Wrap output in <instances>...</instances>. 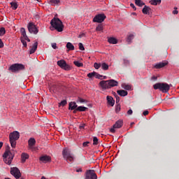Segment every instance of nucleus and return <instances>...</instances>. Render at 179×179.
Returning <instances> with one entry per match:
<instances>
[{
    "mask_svg": "<svg viewBox=\"0 0 179 179\" xmlns=\"http://www.w3.org/2000/svg\"><path fill=\"white\" fill-rule=\"evenodd\" d=\"M98 85L100 86L101 90H107L117 86V81L114 80H101L100 81V83L98 84Z\"/></svg>",
    "mask_w": 179,
    "mask_h": 179,
    "instance_id": "nucleus-1",
    "label": "nucleus"
},
{
    "mask_svg": "<svg viewBox=\"0 0 179 179\" xmlns=\"http://www.w3.org/2000/svg\"><path fill=\"white\" fill-rule=\"evenodd\" d=\"M51 27H52V29H55L56 31H64V24H62V20H59L58 18H52V20H51Z\"/></svg>",
    "mask_w": 179,
    "mask_h": 179,
    "instance_id": "nucleus-2",
    "label": "nucleus"
},
{
    "mask_svg": "<svg viewBox=\"0 0 179 179\" xmlns=\"http://www.w3.org/2000/svg\"><path fill=\"white\" fill-rule=\"evenodd\" d=\"M154 90H159L162 93H167L170 89L169 84L165 83H157L152 85Z\"/></svg>",
    "mask_w": 179,
    "mask_h": 179,
    "instance_id": "nucleus-3",
    "label": "nucleus"
},
{
    "mask_svg": "<svg viewBox=\"0 0 179 179\" xmlns=\"http://www.w3.org/2000/svg\"><path fill=\"white\" fill-rule=\"evenodd\" d=\"M20 138V133L18 131H13L9 134V143H11V148L15 149L16 148V141Z\"/></svg>",
    "mask_w": 179,
    "mask_h": 179,
    "instance_id": "nucleus-4",
    "label": "nucleus"
},
{
    "mask_svg": "<svg viewBox=\"0 0 179 179\" xmlns=\"http://www.w3.org/2000/svg\"><path fill=\"white\" fill-rule=\"evenodd\" d=\"M62 156H63L64 159H65L68 163L74 161V156L72 155L71 150L67 148H65L62 150Z\"/></svg>",
    "mask_w": 179,
    "mask_h": 179,
    "instance_id": "nucleus-5",
    "label": "nucleus"
},
{
    "mask_svg": "<svg viewBox=\"0 0 179 179\" xmlns=\"http://www.w3.org/2000/svg\"><path fill=\"white\" fill-rule=\"evenodd\" d=\"M3 163H6L7 166H10V163L13 162V158H15V154H13L10 150L3 152Z\"/></svg>",
    "mask_w": 179,
    "mask_h": 179,
    "instance_id": "nucleus-6",
    "label": "nucleus"
},
{
    "mask_svg": "<svg viewBox=\"0 0 179 179\" xmlns=\"http://www.w3.org/2000/svg\"><path fill=\"white\" fill-rule=\"evenodd\" d=\"M24 69V66L22 64H15L9 66V71H11L13 73L18 72L19 71H22Z\"/></svg>",
    "mask_w": 179,
    "mask_h": 179,
    "instance_id": "nucleus-7",
    "label": "nucleus"
},
{
    "mask_svg": "<svg viewBox=\"0 0 179 179\" xmlns=\"http://www.w3.org/2000/svg\"><path fill=\"white\" fill-rule=\"evenodd\" d=\"M106 18H107V17H106L104 14H98L94 16V18H92V22L102 23L103 22Z\"/></svg>",
    "mask_w": 179,
    "mask_h": 179,
    "instance_id": "nucleus-8",
    "label": "nucleus"
},
{
    "mask_svg": "<svg viewBox=\"0 0 179 179\" xmlns=\"http://www.w3.org/2000/svg\"><path fill=\"white\" fill-rule=\"evenodd\" d=\"M27 144H28L27 148L29 149V150L33 152L37 150L36 147H34V145L36 144V141L34 140V138H29V140L27 141Z\"/></svg>",
    "mask_w": 179,
    "mask_h": 179,
    "instance_id": "nucleus-9",
    "label": "nucleus"
},
{
    "mask_svg": "<svg viewBox=\"0 0 179 179\" xmlns=\"http://www.w3.org/2000/svg\"><path fill=\"white\" fill-rule=\"evenodd\" d=\"M27 30L29 31L30 34H38V28L36 27V25H34V22H29V24H27Z\"/></svg>",
    "mask_w": 179,
    "mask_h": 179,
    "instance_id": "nucleus-10",
    "label": "nucleus"
},
{
    "mask_svg": "<svg viewBox=\"0 0 179 179\" xmlns=\"http://www.w3.org/2000/svg\"><path fill=\"white\" fill-rule=\"evenodd\" d=\"M98 176H96L94 170H87L85 173V179H97Z\"/></svg>",
    "mask_w": 179,
    "mask_h": 179,
    "instance_id": "nucleus-11",
    "label": "nucleus"
},
{
    "mask_svg": "<svg viewBox=\"0 0 179 179\" xmlns=\"http://www.w3.org/2000/svg\"><path fill=\"white\" fill-rule=\"evenodd\" d=\"M58 66H60L62 69H64L65 71H69L71 70V66L67 64V63H65L64 60H59L57 62Z\"/></svg>",
    "mask_w": 179,
    "mask_h": 179,
    "instance_id": "nucleus-12",
    "label": "nucleus"
},
{
    "mask_svg": "<svg viewBox=\"0 0 179 179\" xmlns=\"http://www.w3.org/2000/svg\"><path fill=\"white\" fill-rule=\"evenodd\" d=\"M122 126H123L122 120H120L118 121H116V123H114V124L113 125V128H110V132L114 134V132H115L114 129H120Z\"/></svg>",
    "mask_w": 179,
    "mask_h": 179,
    "instance_id": "nucleus-13",
    "label": "nucleus"
},
{
    "mask_svg": "<svg viewBox=\"0 0 179 179\" xmlns=\"http://www.w3.org/2000/svg\"><path fill=\"white\" fill-rule=\"evenodd\" d=\"M11 176L15 177V179H19L20 177H22V173H20L18 168L13 167L11 168Z\"/></svg>",
    "mask_w": 179,
    "mask_h": 179,
    "instance_id": "nucleus-14",
    "label": "nucleus"
},
{
    "mask_svg": "<svg viewBox=\"0 0 179 179\" xmlns=\"http://www.w3.org/2000/svg\"><path fill=\"white\" fill-rule=\"evenodd\" d=\"M166 64H168V62H162L157 63L156 64H154V69H160L163 67H165Z\"/></svg>",
    "mask_w": 179,
    "mask_h": 179,
    "instance_id": "nucleus-15",
    "label": "nucleus"
},
{
    "mask_svg": "<svg viewBox=\"0 0 179 179\" xmlns=\"http://www.w3.org/2000/svg\"><path fill=\"white\" fill-rule=\"evenodd\" d=\"M40 162H42V163H43V164H46L48 162H50V157L47 156V155L40 157Z\"/></svg>",
    "mask_w": 179,
    "mask_h": 179,
    "instance_id": "nucleus-16",
    "label": "nucleus"
},
{
    "mask_svg": "<svg viewBox=\"0 0 179 179\" xmlns=\"http://www.w3.org/2000/svg\"><path fill=\"white\" fill-rule=\"evenodd\" d=\"M20 33L22 34V36L24 37V40L27 41V42L31 41L30 40H29L27 35H26L25 34V29L24 28L20 29Z\"/></svg>",
    "mask_w": 179,
    "mask_h": 179,
    "instance_id": "nucleus-17",
    "label": "nucleus"
},
{
    "mask_svg": "<svg viewBox=\"0 0 179 179\" xmlns=\"http://www.w3.org/2000/svg\"><path fill=\"white\" fill-rule=\"evenodd\" d=\"M38 48V42H34L33 44V47L31 48V50H29V55L34 54V52H36V49Z\"/></svg>",
    "mask_w": 179,
    "mask_h": 179,
    "instance_id": "nucleus-18",
    "label": "nucleus"
},
{
    "mask_svg": "<svg viewBox=\"0 0 179 179\" xmlns=\"http://www.w3.org/2000/svg\"><path fill=\"white\" fill-rule=\"evenodd\" d=\"M116 93L118 94V95H120V96H122V97H124L128 94V92H127V91L123 90L116 91Z\"/></svg>",
    "mask_w": 179,
    "mask_h": 179,
    "instance_id": "nucleus-19",
    "label": "nucleus"
},
{
    "mask_svg": "<svg viewBox=\"0 0 179 179\" xmlns=\"http://www.w3.org/2000/svg\"><path fill=\"white\" fill-rule=\"evenodd\" d=\"M107 103L110 106H114V99L113 96H107Z\"/></svg>",
    "mask_w": 179,
    "mask_h": 179,
    "instance_id": "nucleus-20",
    "label": "nucleus"
},
{
    "mask_svg": "<svg viewBox=\"0 0 179 179\" xmlns=\"http://www.w3.org/2000/svg\"><path fill=\"white\" fill-rule=\"evenodd\" d=\"M107 42L112 45H115L117 43V40L116 38L110 37L109 39H107Z\"/></svg>",
    "mask_w": 179,
    "mask_h": 179,
    "instance_id": "nucleus-21",
    "label": "nucleus"
},
{
    "mask_svg": "<svg viewBox=\"0 0 179 179\" xmlns=\"http://www.w3.org/2000/svg\"><path fill=\"white\" fill-rule=\"evenodd\" d=\"M150 11V8L145 6H143V9H141V13H143V15H148V12Z\"/></svg>",
    "mask_w": 179,
    "mask_h": 179,
    "instance_id": "nucleus-22",
    "label": "nucleus"
},
{
    "mask_svg": "<svg viewBox=\"0 0 179 179\" xmlns=\"http://www.w3.org/2000/svg\"><path fill=\"white\" fill-rule=\"evenodd\" d=\"M149 3H150V5L157 6L162 3V0H150Z\"/></svg>",
    "mask_w": 179,
    "mask_h": 179,
    "instance_id": "nucleus-23",
    "label": "nucleus"
},
{
    "mask_svg": "<svg viewBox=\"0 0 179 179\" xmlns=\"http://www.w3.org/2000/svg\"><path fill=\"white\" fill-rule=\"evenodd\" d=\"M21 158L22 163H25V160L29 159V155H27V153H22Z\"/></svg>",
    "mask_w": 179,
    "mask_h": 179,
    "instance_id": "nucleus-24",
    "label": "nucleus"
},
{
    "mask_svg": "<svg viewBox=\"0 0 179 179\" xmlns=\"http://www.w3.org/2000/svg\"><path fill=\"white\" fill-rule=\"evenodd\" d=\"M49 4H51L52 6H56L59 4V0H49Z\"/></svg>",
    "mask_w": 179,
    "mask_h": 179,
    "instance_id": "nucleus-25",
    "label": "nucleus"
},
{
    "mask_svg": "<svg viewBox=\"0 0 179 179\" xmlns=\"http://www.w3.org/2000/svg\"><path fill=\"white\" fill-rule=\"evenodd\" d=\"M78 107H80V106H78L76 105V102H71V103H69V110H74V108H76Z\"/></svg>",
    "mask_w": 179,
    "mask_h": 179,
    "instance_id": "nucleus-26",
    "label": "nucleus"
},
{
    "mask_svg": "<svg viewBox=\"0 0 179 179\" xmlns=\"http://www.w3.org/2000/svg\"><path fill=\"white\" fill-rule=\"evenodd\" d=\"M65 48H66L69 51L74 50V45H72V43H67V44L65 45Z\"/></svg>",
    "mask_w": 179,
    "mask_h": 179,
    "instance_id": "nucleus-27",
    "label": "nucleus"
},
{
    "mask_svg": "<svg viewBox=\"0 0 179 179\" xmlns=\"http://www.w3.org/2000/svg\"><path fill=\"white\" fill-rule=\"evenodd\" d=\"M122 88L123 90H127V91L131 90V85H127V84H125V83L122 84Z\"/></svg>",
    "mask_w": 179,
    "mask_h": 179,
    "instance_id": "nucleus-28",
    "label": "nucleus"
},
{
    "mask_svg": "<svg viewBox=\"0 0 179 179\" xmlns=\"http://www.w3.org/2000/svg\"><path fill=\"white\" fill-rule=\"evenodd\" d=\"M74 110H76V111H80V112H85V110H87V108L84 106H78L74 108Z\"/></svg>",
    "mask_w": 179,
    "mask_h": 179,
    "instance_id": "nucleus-29",
    "label": "nucleus"
},
{
    "mask_svg": "<svg viewBox=\"0 0 179 179\" xmlns=\"http://www.w3.org/2000/svg\"><path fill=\"white\" fill-rule=\"evenodd\" d=\"M134 3L139 7L143 6L145 5L143 1H141V0H134Z\"/></svg>",
    "mask_w": 179,
    "mask_h": 179,
    "instance_id": "nucleus-30",
    "label": "nucleus"
},
{
    "mask_svg": "<svg viewBox=\"0 0 179 179\" xmlns=\"http://www.w3.org/2000/svg\"><path fill=\"white\" fill-rule=\"evenodd\" d=\"M100 68H101V70L103 71H107L108 70V65L106 63H101V66H100Z\"/></svg>",
    "mask_w": 179,
    "mask_h": 179,
    "instance_id": "nucleus-31",
    "label": "nucleus"
},
{
    "mask_svg": "<svg viewBox=\"0 0 179 179\" xmlns=\"http://www.w3.org/2000/svg\"><path fill=\"white\" fill-rule=\"evenodd\" d=\"M99 76V74H98V73L96 72L87 73V77H88L89 78H92L93 76Z\"/></svg>",
    "mask_w": 179,
    "mask_h": 179,
    "instance_id": "nucleus-32",
    "label": "nucleus"
},
{
    "mask_svg": "<svg viewBox=\"0 0 179 179\" xmlns=\"http://www.w3.org/2000/svg\"><path fill=\"white\" fill-rule=\"evenodd\" d=\"M73 63L74 64V66H76V67L80 68L83 66V64L80 63L78 61H74Z\"/></svg>",
    "mask_w": 179,
    "mask_h": 179,
    "instance_id": "nucleus-33",
    "label": "nucleus"
},
{
    "mask_svg": "<svg viewBox=\"0 0 179 179\" xmlns=\"http://www.w3.org/2000/svg\"><path fill=\"white\" fill-rule=\"evenodd\" d=\"M98 145V138L97 137H92V145Z\"/></svg>",
    "mask_w": 179,
    "mask_h": 179,
    "instance_id": "nucleus-34",
    "label": "nucleus"
},
{
    "mask_svg": "<svg viewBox=\"0 0 179 179\" xmlns=\"http://www.w3.org/2000/svg\"><path fill=\"white\" fill-rule=\"evenodd\" d=\"M103 31V26L101 25V24H98L96 27V31Z\"/></svg>",
    "mask_w": 179,
    "mask_h": 179,
    "instance_id": "nucleus-35",
    "label": "nucleus"
},
{
    "mask_svg": "<svg viewBox=\"0 0 179 179\" xmlns=\"http://www.w3.org/2000/svg\"><path fill=\"white\" fill-rule=\"evenodd\" d=\"M134 38V35H132V34L129 35L127 36V43H131V41H132V39Z\"/></svg>",
    "mask_w": 179,
    "mask_h": 179,
    "instance_id": "nucleus-36",
    "label": "nucleus"
},
{
    "mask_svg": "<svg viewBox=\"0 0 179 179\" xmlns=\"http://www.w3.org/2000/svg\"><path fill=\"white\" fill-rule=\"evenodd\" d=\"M85 99H83L82 98L78 97V99H77L76 100V103H85Z\"/></svg>",
    "mask_w": 179,
    "mask_h": 179,
    "instance_id": "nucleus-37",
    "label": "nucleus"
},
{
    "mask_svg": "<svg viewBox=\"0 0 179 179\" xmlns=\"http://www.w3.org/2000/svg\"><path fill=\"white\" fill-rule=\"evenodd\" d=\"M11 8H13V10H16V8H18V5L16 4V3L13 2L11 3Z\"/></svg>",
    "mask_w": 179,
    "mask_h": 179,
    "instance_id": "nucleus-38",
    "label": "nucleus"
},
{
    "mask_svg": "<svg viewBox=\"0 0 179 179\" xmlns=\"http://www.w3.org/2000/svg\"><path fill=\"white\" fill-rule=\"evenodd\" d=\"M65 105H67V101H62L60 103H59V106H65Z\"/></svg>",
    "mask_w": 179,
    "mask_h": 179,
    "instance_id": "nucleus-39",
    "label": "nucleus"
},
{
    "mask_svg": "<svg viewBox=\"0 0 179 179\" xmlns=\"http://www.w3.org/2000/svg\"><path fill=\"white\" fill-rule=\"evenodd\" d=\"M5 34V29L3 27L0 28V36H3Z\"/></svg>",
    "mask_w": 179,
    "mask_h": 179,
    "instance_id": "nucleus-40",
    "label": "nucleus"
},
{
    "mask_svg": "<svg viewBox=\"0 0 179 179\" xmlns=\"http://www.w3.org/2000/svg\"><path fill=\"white\" fill-rule=\"evenodd\" d=\"M79 50L81 51L85 50V48H83V44L81 43H78Z\"/></svg>",
    "mask_w": 179,
    "mask_h": 179,
    "instance_id": "nucleus-41",
    "label": "nucleus"
},
{
    "mask_svg": "<svg viewBox=\"0 0 179 179\" xmlns=\"http://www.w3.org/2000/svg\"><path fill=\"white\" fill-rule=\"evenodd\" d=\"M101 66V64L94 63V69H99V67Z\"/></svg>",
    "mask_w": 179,
    "mask_h": 179,
    "instance_id": "nucleus-42",
    "label": "nucleus"
},
{
    "mask_svg": "<svg viewBox=\"0 0 179 179\" xmlns=\"http://www.w3.org/2000/svg\"><path fill=\"white\" fill-rule=\"evenodd\" d=\"M120 105L116 106L115 109H114V110H115L116 113H120Z\"/></svg>",
    "mask_w": 179,
    "mask_h": 179,
    "instance_id": "nucleus-43",
    "label": "nucleus"
},
{
    "mask_svg": "<svg viewBox=\"0 0 179 179\" xmlns=\"http://www.w3.org/2000/svg\"><path fill=\"white\" fill-rule=\"evenodd\" d=\"M129 60L123 59V64H124L125 66H129Z\"/></svg>",
    "mask_w": 179,
    "mask_h": 179,
    "instance_id": "nucleus-44",
    "label": "nucleus"
},
{
    "mask_svg": "<svg viewBox=\"0 0 179 179\" xmlns=\"http://www.w3.org/2000/svg\"><path fill=\"white\" fill-rule=\"evenodd\" d=\"M102 77H105V76H101V75H100V76H92V78H96V79H100V80H101V78Z\"/></svg>",
    "mask_w": 179,
    "mask_h": 179,
    "instance_id": "nucleus-45",
    "label": "nucleus"
},
{
    "mask_svg": "<svg viewBox=\"0 0 179 179\" xmlns=\"http://www.w3.org/2000/svg\"><path fill=\"white\" fill-rule=\"evenodd\" d=\"M22 45H24V47H27V43L25 42L24 40H22Z\"/></svg>",
    "mask_w": 179,
    "mask_h": 179,
    "instance_id": "nucleus-46",
    "label": "nucleus"
},
{
    "mask_svg": "<svg viewBox=\"0 0 179 179\" xmlns=\"http://www.w3.org/2000/svg\"><path fill=\"white\" fill-rule=\"evenodd\" d=\"M87 145H89V141H85V142H83V148H86Z\"/></svg>",
    "mask_w": 179,
    "mask_h": 179,
    "instance_id": "nucleus-47",
    "label": "nucleus"
},
{
    "mask_svg": "<svg viewBox=\"0 0 179 179\" xmlns=\"http://www.w3.org/2000/svg\"><path fill=\"white\" fill-rule=\"evenodd\" d=\"M51 47L52 48V49L56 50L57 47H56V43H52L51 44Z\"/></svg>",
    "mask_w": 179,
    "mask_h": 179,
    "instance_id": "nucleus-48",
    "label": "nucleus"
},
{
    "mask_svg": "<svg viewBox=\"0 0 179 179\" xmlns=\"http://www.w3.org/2000/svg\"><path fill=\"white\" fill-rule=\"evenodd\" d=\"M83 128H85V124H80V129H83Z\"/></svg>",
    "mask_w": 179,
    "mask_h": 179,
    "instance_id": "nucleus-49",
    "label": "nucleus"
},
{
    "mask_svg": "<svg viewBox=\"0 0 179 179\" xmlns=\"http://www.w3.org/2000/svg\"><path fill=\"white\" fill-rule=\"evenodd\" d=\"M127 115H132V110H129L127 111Z\"/></svg>",
    "mask_w": 179,
    "mask_h": 179,
    "instance_id": "nucleus-50",
    "label": "nucleus"
},
{
    "mask_svg": "<svg viewBox=\"0 0 179 179\" xmlns=\"http://www.w3.org/2000/svg\"><path fill=\"white\" fill-rule=\"evenodd\" d=\"M147 115H148V110L143 111V115L146 116Z\"/></svg>",
    "mask_w": 179,
    "mask_h": 179,
    "instance_id": "nucleus-51",
    "label": "nucleus"
},
{
    "mask_svg": "<svg viewBox=\"0 0 179 179\" xmlns=\"http://www.w3.org/2000/svg\"><path fill=\"white\" fill-rule=\"evenodd\" d=\"M172 14L178 15V10H174L173 11H172Z\"/></svg>",
    "mask_w": 179,
    "mask_h": 179,
    "instance_id": "nucleus-52",
    "label": "nucleus"
},
{
    "mask_svg": "<svg viewBox=\"0 0 179 179\" xmlns=\"http://www.w3.org/2000/svg\"><path fill=\"white\" fill-rule=\"evenodd\" d=\"M157 79V78L156 76H152V78H150V80H156Z\"/></svg>",
    "mask_w": 179,
    "mask_h": 179,
    "instance_id": "nucleus-53",
    "label": "nucleus"
},
{
    "mask_svg": "<svg viewBox=\"0 0 179 179\" xmlns=\"http://www.w3.org/2000/svg\"><path fill=\"white\" fill-rule=\"evenodd\" d=\"M120 102V96H116V103Z\"/></svg>",
    "mask_w": 179,
    "mask_h": 179,
    "instance_id": "nucleus-54",
    "label": "nucleus"
},
{
    "mask_svg": "<svg viewBox=\"0 0 179 179\" xmlns=\"http://www.w3.org/2000/svg\"><path fill=\"white\" fill-rule=\"evenodd\" d=\"M131 8H132V9L136 10V7L134 6V4L131 3Z\"/></svg>",
    "mask_w": 179,
    "mask_h": 179,
    "instance_id": "nucleus-55",
    "label": "nucleus"
},
{
    "mask_svg": "<svg viewBox=\"0 0 179 179\" xmlns=\"http://www.w3.org/2000/svg\"><path fill=\"white\" fill-rule=\"evenodd\" d=\"M81 172V169H76V173H80Z\"/></svg>",
    "mask_w": 179,
    "mask_h": 179,
    "instance_id": "nucleus-56",
    "label": "nucleus"
},
{
    "mask_svg": "<svg viewBox=\"0 0 179 179\" xmlns=\"http://www.w3.org/2000/svg\"><path fill=\"white\" fill-rule=\"evenodd\" d=\"M83 36H84V34H80V36H78V38H81L83 37Z\"/></svg>",
    "mask_w": 179,
    "mask_h": 179,
    "instance_id": "nucleus-57",
    "label": "nucleus"
},
{
    "mask_svg": "<svg viewBox=\"0 0 179 179\" xmlns=\"http://www.w3.org/2000/svg\"><path fill=\"white\" fill-rule=\"evenodd\" d=\"M104 79H107V77L106 76H103V77H101V80H104Z\"/></svg>",
    "mask_w": 179,
    "mask_h": 179,
    "instance_id": "nucleus-58",
    "label": "nucleus"
},
{
    "mask_svg": "<svg viewBox=\"0 0 179 179\" xmlns=\"http://www.w3.org/2000/svg\"><path fill=\"white\" fill-rule=\"evenodd\" d=\"M41 179H45V177L42 176V178H41Z\"/></svg>",
    "mask_w": 179,
    "mask_h": 179,
    "instance_id": "nucleus-59",
    "label": "nucleus"
},
{
    "mask_svg": "<svg viewBox=\"0 0 179 179\" xmlns=\"http://www.w3.org/2000/svg\"><path fill=\"white\" fill-rule=\"evenodd\" d=\"M132 15H136V13H132Z\"/></svg>",
    "mask_w": 179,
    "mask_h": 179,
    "instance_id": "nucleus-60",
    "label": "nucleus"
},
{
    "mask_svg": "<svg viewBox=\"0 0 179 179\" xmlns=\"http://www.w3.org/2000/svg\"><path fill=\"white\" fill-rule=\"evenodd\" d=\"M4 179H10V178H4Z\"/></svg>",
    "mask_w": 179,
    "mask_h": 179,
    "instance_id": "nucleus-61",
    "label": "nucleus"
},
{
    "mask_svg": "<svg viewBox=\"0 0 179 179\" xmlns=\"http://www.w3.org/2000/svg\"><path fill=\"white\" fill-rule=\"evenodd\" d=\"M18 179H23V178H18Z\"/></svg>",
    "mask_w": 179,
    "mask_h": 179,
    "instance_id": "nucleus-62",
    "label": "nucleus"
}]
</instances>
